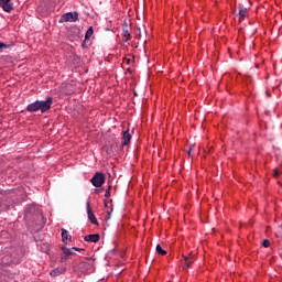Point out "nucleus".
<instances>
[{
    "label": "nucleus",
    "instance_id": "obj_8",
    "mask_svg": "<svg viewBox=\"0 0 282 282\" xmlns=\"http://www.w3.org/2000/svg\"><path fill=\"white\" fill-rule=\"evenodd\" d=\"M238 17H239V21H245L246 18L248 17V9L245 7H240Z\"/></svg>",
    "mask_w": 282,
    "mask_h": 282
},
{
    "label": "nucleus",
    "instance_id": "obj_16",
    "mask_svg": "<svg viewBox=\"0 0 282 282\" xmlns=\"http://www.w3.org/2000/svg\"><path fill=\"white\" fill-rule=\"evenodd\" d=\"M263 248H270V240L265 239L262 241Z\"/></svg>",
    "mask_w": 282,
    "mask_h": 282
},
{
    "label": "nucleus",
    "instance_id": "obj_18",
    "mask_svg": "<svg viewBox=\"0 0 282 282\" xmlns=\"http://www.w3.org/2000/svg\"><path fill=\"white\" fill-rule=\"evenodd\" d=\"M3 47H6V44L0 43V52L3 50Z\"/></svg>",
    "mask_w": 282,
    "mask_h": 282
},
{
    "label": "nucleus",
    "instance_id": "obj_6",
    "mask_svg": "<svg viewBox=\"0 0 282 282\" xmlns=\"http://www.w3.org/2000/svg\"><path fill=\"white\" fill-rule=\"evenodd\" d=\"M84 241H88L90 243H98L100 241L99 234H91L84 237Z\"/></svg>",
    "mask_w": 282,
    "mask_h": 282
},
{
    "label": "nucleus",
    "instance_id": "obj_17",
    "mask_svg": "<svg viewBox=\"0 0 282 282\" xmlns=\"http://www.w3.org/2000/svg\"><path fill=\"white\" fill-rule=\"evenodd\" d=\"M280 173L279 170H274V177H279Z\"/></svg>",
    "mask_w": 282,
    "mask_h": 282
},
{
    "label": "nucleus",
    "instance_id": "obj_7",
    "mask_svg": "<svg viewBox=\"0 0 282 282\" xmlns=\"http://www.w3.org/2000/svg\"><path fill=\"white\" fill-rule=\"evenodd\" d=\"M122 140L123 147H127V144L131 142V133H129V130L123 131Z\"/></svg>",
    "mask_w": 282,
    "mask_h": 282
},
{
    "label": "nucleus",
    "instance_id": "obj_2",
    "mask_svg": "<svg viewBox=\"0 0 282 282\" xmlns=\"http://www.w3.org/2000/svg\"><path fill=\"white\" fill-rule=\"evenodd\" d=\"M78 21V12H67L59 18V23H76Z\"/></svg>",
    "mask_w": 282,
    "mask_h": 282
},
{
    "label": "nucleus",
    "instance_id": "obj_13",
    "mask_svg": "<svg viewBox=\"0 0 282 282\" xmlns=\"http://www.w3.org/2000/svg\"><path fill=\"white\" fill-rule=\"evenodd\" d=\"M156 252H158V254H161L162 257H164L166 254V250H164L162 248V246H160V245L156 246Z\"/></svg>",
    "mask_w": 282,
    "mask_h": 282
},
{
    "label": "nucleus",
    "instance_id": "obj_14",
    "mask_svg": "<svg viewBox=\"0 0 282 282\" xmlns=\"http://www.w3.org/2000/svg\"><path fill=\"white\" fill-rule=\"evenodd\" d=\"M93 35H94V28L90 26V28L86 31L85 39H91Z\"/></svg>",
    "mask_w": 282,
    "mask_h": 282
},
{
    "label": "nucleus",
    "instance_id": "obj_10",
    "mask_svg": "<svg viewBox=\"0 0 282 282\" xmlns=\"http://www.w3.org/2000/svg\"><path fill=\"white\" fill-rule=\"evenodd\" d=\"M184 259H185V264H184L185 268H191V263L195 261V257H193V254L185 256Z\"/></svg>",
    "mask_w": 282,
    "mask_h": 282
},
{
    "label": "nucleus",
    "instance_id": "obj_19",
    "mask_svg": "<svg viewBox=\"0 0 282 282\" xmlns=\"http://www.w3.org/2000/svg\"><path fill=\"white\" fill-rule=\"evenodd\" d=\"M191 151H193V147H191L189 150L187 151L188 155H191Z\"/></svg>",
    "mask_w": 282,
    "mask_h": 282
},
{
    "label": "nucleus",
    "instance_id": "obj_3",
    "mask_svg": "<svg viewBox=\"0 0 282 282\" xmlns=\"http://www.w3.org/2000/svg\"><path fill=\"white\" fill-rule=\"evenodd\" d=\"M95 188H100L105 184V173L97 172L90 180Z\"/></svg>",
    "mask_w": 282,
    "mask_h": 282
},
{
    "label": "nucleus",
    "instance_id": "obj_1",
    "mask_svg": "<svg viewBox=\"0 0 282 282\" xmlns=\"http://www.w3.org/2000/svg\"><path fill=\"white\" fill-rule=\"evenodd\" d=\"M50 109H52V98L48 97L47 100L45 101H35L33 104H30L26 107V111L32 112H36V111H41L42 113H45V111H50Z\"/></svg>",
    "mask_w": 282,
    "mask_h": 282
},
{
    "label": "nucleus",
    "instance_id": "obj_4",
    "mask_svg": "<svg viewBox=\"0 0 282 282\" xmlns=\"http://www.w3.org/2000/svg\"><path fill=\"white\" fill-rule=\"evenodd\" d=\"M0 8H2L4 12H12V10H14L12 0H0Z\"/></svg>",
    "mask_w": 282,
    "mask_h": 282
},
{
    "label": "nucleus",
    "instance_id": "obj_15",
    "mask_svg": "<svg viewBox=\"0 0 282 282\" xmlns=\"http://www.w3.org/2000/svg\"><path fill=\"white\" fill-rule=\"evenodd\" d=\"M129 41V31H124L123 33V42L127 43Z\"/></svg>",
    "mask_w": 282,
    "mask_h": 282
},
{
    "label": "nucleus",
    "instance_id": "obj_11",
    "mask_svg": "<svg viewBox=\"0 0 282 282\" xmlns=\"http://www.w3.org/2000/svg\"><path fill=\"white\" fill-rule=\"evenodd\" d=\"M73 250H78V251H80V250H83V249H78V248L67 249V248H64V249H63V254H65V257H69V256H72V254H74V251H73Z\"/></svg>",
    "mask_w": 282,
    "mask_h": 282
},
{
    "label": "nucleus",
    "instance_id": "obj_9",
    "mask_svg": "<svg viewBox=\"0 0 282 282\" xmlns=\"http://www.w3.org/2000/svg\"><path fill=\"white\" fill-rule=\"evenodd\" d=\"M62 240L64 243L72 241V236L69 235V231H67L66 229H62Z\"/></svg>",
    "mask_w": 282,
    "mask_h": 282
},
{
    "label": "nucleus",
    "instance_id": "obj_12",
    "mask_svg": "<svg viewBox=\"0 0 282 282\" xmlns=\"http://www.w3.org/2000/svg\"><path fill=\"white\" fill-rule=\"evenodd\" d=\"M51 276H58V274H63V269H54L50 272Z\"/></svg>",
    "mask_w": 282,
    "mask_h": 282
},
{
    "label": "nucleus",
    "instance_id": "obj_5",
    "mask_svg": "<svg viewBox=\"0 0 282 282\" xmlns=\"http://www.w3.org/2000/svg\"><path fill=\"white\" fill-rule=\"evenodd\" d=\"M86 206H87V215H88L89 221H91V224H94L95 226H98V220L96 219L94 212H91V206L89 202H87Z\"/></svg>",
    "mask_w": 282,
    "mask_h": 282
}]
</instances>
